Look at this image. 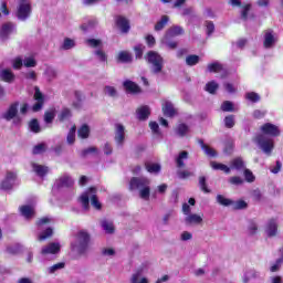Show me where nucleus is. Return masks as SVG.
<instances>
[{"label":"nucleus","mask_w":283,"mask_h":283,"mask_svg":"<svg viewBox=\"0 0 283 283\" xmlns=\"http://www.w3.org/2000/svg\"><path fill=\"white\" fill-rule=\"evenodd\" d=\"M151 180L147 177H133L129 181V190L130 191H139V198L142 200H149V196H151Z\"/></svg>","instance_id":"obj_1"},{"label":"nucleus","mask_w":283,"mask_h":283,"mask_svg":"<svg viewBox=\"0 0 283 283\" xmlns=\"http://www.w3.org/2000/svg\"><path fill=\"white\" fill-rule=\"evenodd\" d=\"M71 249L78 255H85L90 249V233L81 230L75 234L74 241L71 243Z\"/></svg>","instance_id":"obj_2"},{"label":"nucleus","mask_w":283,"mask_h":283,"mask_svg":"<svg viewBox=\"0 0 283 283\" xmlns=\"http://www.w3.org/2000/svg\"><path fill=\"white\" fill-rule=\"evenodd\" d=\"M146 61L149 65L151 74L158 76L163 74V70H165V59L156 51H149L146 54Z\"/></svg>","instance_id":"obj_3"},{"label":"nucleus","mask_w":283,"mask_h":283,"mask_svg":"<svg viewBox=\"0 0 283 283\" xmlns=\"http://www.w3.org/2000/svg\"><path fill=\"white\" fill-rule=\"evenodd\" d=\"M90 199L91 205L95 209H101V202L98 201V197H96V188L92 187L86 192L82 193L78 198L81 205L85 210L90 209Z\"/></svg>","instance_id":"obj_4"},{"label":"nucleus","mask_w":283,"mask_h":283,"mask_svg":"<svg viewBox=\"0 0 283 283\" xmlns=\"http://www.w3.org/2000/svg\"><path fill=\"white\" fill-rule=\"evenodd\" d=\"M30 14H32V4L30 0H20L17 10V18L20 21H28L30 19Z\"/></svg>","instance_id":"obj_5"},{"label":"nucleus","mask_w":283,"mask_h":283,"mask_svg":"<svg viewBox=\"0 0 283 283\" xmlns=\"http://www.w3.org/2000/svg\"><path fill=\"white\" fill-rule=\"evenodd\" d=\"M55 187L57 189H72L74 187V179L67 174L61 175L55 180Z\"/></svg>","instance_id":"obj_6"},{"label":"nucleus","mask_w":283,"mask_h":283,"mask_svg":"<svg viewBox=\"0 0 283 283\" xmlns=\"http://www.w3.org/2000/svg\"><path fill=\"white\" fill-rule=\"evenodd\" d=\"M161 109L164 116H166L167 118H174V116H178V108L174 106V103H171V101L165 99L161 104Z\"/></svg>","instance_id":"obj_7"},{"label":"nucleus","mask_w":283,"mask_h":283,"mask_svg":"<svg viewBox=\"0 0 283 283\" xmlns=\"http://www.w3.org/2000/svg\"><path fill=\"white\" fill-rule=\"evenodd\" d=\"M34 101H36V103L32 106V111L33 112H41V109H43V105H45V97L43 96V93H41V90L35 86L34 87Z\"/></svg>","instance_id":"obj_8"},{"label":"nucleus","mask_w":283,"mask_h":283,"mask_svg":"<svg viewBox=\"0 0 283 283\" xmlns=\"http://www.w3.org/2000/svg\"><path fill=\"white\" fill-rule=\"evenodd\" d=\"M261 132L265 136H272L273 138L280 136L281 134L280 127L271 123H266L263 126H261Z\"/></svg>","instance_id":"obj_9"},{"label":"nucleus","mask_w":283,"mask_h":283,"mask_svg":"<svg viewBox=\"0 0 283 283\" xmlns=\"http://www.w3.org/2000/svg\"><path fill=\"white\" fill-rule=\"evenodd\" d=\"M15 182H17V174L7 172L4 180L0 185V189H3V191H10V189L14 187Z\"/></svg>","instance_id":"obj_10"},{"label":"nucleus","mask_w":283,"mask_h":283,"mask_svg":"<svg viewBox=\"0 0 283 283\" xmlns=\"http://www.w3.org/2000/svg\"><path fill=\"white\" fill-rule=\"evenodd\" d=\"M12 32H14V24L12 22H7L2 24L0 29V39H2V41H8Z\"/></svg>","instance_id":"obj_11"},{"label":"nucleus","mask_w":283,"mask_h":283,"mask_svg":"<svg viewBox=\"0 0 283 283\" xmlns=\"http://www.w3.org/2000/svg\"><path fill=\"white\" fill-rule=\"evenodd\" d=\"M277 42V39H275V35L273 34V30L269 29L265 31L264 34V41H263V45L266 50L273 48V45H275V43Z\"/></svg>","instance_id":"obj_12"},{"label":"nucleus","mask_w":283,"mask_h":283,"mask_svg":"<svg viewBox=\"0 0 283 283\" xmlns=\"http://www.w3.org/2000/svg\"><path fill=\"white\" fill-rule=\"evenodd\" d=\"M17 114H19V102L12 103L2 116L4 120H12Z\"/></svg>","instance_id":"obj_13"},{"label":"nucleus","mask_w":283,"mask_h":283,"mask_svg":"<svg viewBox=\"0 0 283 283\" xmlns=\"http://www.w3.org/2000/svg\"><path fill=\"white\" fill-rule=\"evenodd\" d=\"M265 232L269 238L277 235V219H270L265 227Z\"/></svg>","instance_id":"obj_14"},{"label":"nucleus","mask_w":283,"mask_h":283,"mask_svg":"<svg viewBox=\"0 0 283 283\" xmlns=\"http://www.w3.org/2000/svg\"><path fill=\"white\" fill-rule=\"evenodd\" d=\"M116 25L117 28H119L120 32H123V34H127V32H129L130 28L129 27V20H127V18L123 17V15H118L116 18Z\"/></svg>","instance_id":"obj_15"},{"label":"nucleus","mask_w":283,"mask_h":283,"mask_svg":"<svg viewBox=\"0 0 283 283\" xmlns=\"http://www.w3.org/2000/svg\"><path fill=\"white\" fill-rule=\"evenodd\" d=\"M136 116L138 120H147L151 116V108L147 105L140 106L136 111Z\"/></svg>","instance_id":"obj_16"},{"label":"nucleus","mask_w":283,"mask_h":283,"mask_svg":"<svg viewBox=\"0 0 283 283\" xmlns=\"http://www.w3.org/2000/svg\"><path fill=\"white\" fill-rule=\"evenodd\" d=\"M180 34H185V29L180 25H172L166 31L165 39H174Z\"/></svg>","instance_id":"obj_17"},{"label":"nucleus","mask_w":283,"mask_h":283,"mask_svg":"<svg viewBox=\"0 0 283 283\" xmlns=\"http://www.w3.org/2000/svg\"><path fill=\"white\" fill-rule=\"evenodd\" d=\"M61 251V244L60 243H49L46 247L42 248L41 253L42 255H50V254H56Z\"/></svg>","instance_id":"obj_18"},{"label":"nucleus","mask_w":283,"mask_h":283,"mask_svg":"<svg viewBox=\"0 0 283 283\" xmlns=\"http://www.w3.org/2000/svg\"><path fill=\"white\" fill-rule=\"evenodd\" d=\"M101 227L103 231H105V233H107L108 235L114 234L116 231V228L114 227V221L112 220H107V219L101 220Z\"/></svg>","instance_id":"obj_19"},{"label":"nucleus","mask_w":283,"mask_h":283,"mask_svg":"<svg viewBox=\"0 0 283 283\" xmlns=\"http://www.w3.org/2000/svg\"><path fill=\"white\" fill-rule=\"evenodd\" d=\"M124 90H126V92H128L129 94H140V86H138V84L126 80L124 83Z\"/></svg>","instance_id":"obj_20"},{"label":"nucleus","mask_w":283,"mask_h":283,"mask_svg":"<svg viewBox=\"0 0 283 283\" xmlns=\"http://www.w3.org/2000/svg\"><path fill=\"white\" fill-rule=\"evenodd\" d=\"M231 169H235L237 171H244L247 169V164H244V159L242 157H237L230 163Z\"/></svg>","instance_id":"obj_21"},{"label":"nucleus","mask_w":283,"mask_h":283,"mask_svg":"<svg viewBox=\"0 0 283 283\" xmlns=\"http://www.w3.org/2000/svg\"><path fill=\"white\" fill-rule=\"evenodd\" d=\"M0 81H3L4 83H13L14 82V73H12V70L4 69L0 71Z\"/></svg>","instance_id":"obj_22"},{"label":"nucleus","mask_w":283,"mask_h":283,"mask_svg":"<svg viewBox=\"0 0 283 283\" xmlns=\"http://www.w3.org/2000/svg\"><path fill=\"white\" fill-rule=\"evenodd\" d=\"M143 268L137 269V271L130 277V283H149L147 277H143Z\"/></svg>","instance_id":"obj_23"},{"label":"nucleus","mask_w":283,"mask_h":283,"mask_svg":"<svg viewBox=\"0 0 283 283\" xmlns=\"http://www.w3.org/2000/svg\"><path fill=\"white\" fill-rule=\"evenodd\" d=\"M145 169L148 171V174H155V176H158L163 167L160 166V164L147 161L145 163Z\"/></svg>","instance_id":"obj_24"},{"label":"nucleus","mask_w":283,"mask_h":283,"mask_svg":"<svg viewBox=\"0 0 283 283\" xmlns=\"http://www.w3.org/2000/svg\"><path fill=\"white\" fill-rule=\"evenodd\" d=\"M20 213L25 218V220H30L31 218H34V207L22 206L20 207Z\"/></svg>","instance_id":"obj_25"},{"label":"nucleus","mask_w":283,"mask_h":283,"mask_svg":"<svg viewBox=\"0 0 283 283\" xmlns=\"http://www.w3.org/2000/svg\"><path fill=\"white\" fill-rule=\"evenodd\" d=\"M115 129V140L123 143V140H125V126H123V124H116Z\"/></svg>","instance_id":"obj_26"},{"label":"nucleus","mask_w":283,"mask_h":283,"mask_svg":"<svg viewBox=\"0 0 283 283\" xmlns=\"http://www.w3.org/2000/svg\"><path fill=\"white\" fill-rule=\"evenodd\" d=\"M186 224H201L202 222V217L197 213H190L185 218Z\"/></svg>","instance_id":"obj_27"},{"label":"nucleus","mask_w":283,"mask_h":283,"mask_svg":"<svg viewBox=\"0 0 283 283\" xmlns=\"http://www.w3.org/2000/svg\"><path fill=\"white\" fill-rule=\"evenodd\" d=\"M32 168H33V171L36 174V176H40L41 178H43V176H45L48 171H50L48 166H43L34 163L32 164Z\"/></svg>","instance_id":"obj_28"},{"label":"nucleus","mask_w":283,"mask_h":283,"mask_svg":"<svg viewBox=\"0 0 283 283\" xmlns=\"http://www.w3.org/2000/svg\"><path fill=\"white\" fill-rule=\"evenodd\" d=\"M273 143H258V149H261L266 156H271V151L274 149Z\"/></svg>","instance_id":"obj_29"},{"label":"nucleus","mask_w":283,"mask_h":283,"mask_svg":"<svg viewBox=\"0 0 283 283\" xmlns=\"http://www.w3.org/2000/svg\"><path fill=\"white\" fill-rule=\"evenodd\" d=\"M133 56L132 53H129V51H120L117 55V60L119 61V63H132L133 61Z\"/></svg>","instance_id":"obj_30"},{"label":"nucleus","mask_w":283,"mask_h":283,"mask_svg":"<svg viewBox=\"0 0 283 283\" xmlns=\"http://www.w3.org/2000/svg\"><path fill=\"white\" fill-rule=\"evenodd\" d=\"M92 129L90 128V125L83 124L78 129H77V136L78 138H90V133Z\"/></svg>","instance_id":"obj_31"},{"label":"nucleus","mask_w":283,"mask_h":283,"mask_svg":"<svg viewBox=\"0 0 283 283\" xmlns=\"http://www.w3.org/2000/svg\"><path fill=\"white\" fill-rule=\"evenodd\" d=\"M210 165H211L212 169H214L217 171H223L224 174H231V168H229V166H227L224 164L211 161Z\"/></svg>","instance_id":"obj_32"},{"label":"nucleus","mask_w":283,"mask_h":283,"mask_svg":"<svg viewBox=\"0 0 283 283\" xmlns=\"http://www.w3.org/2000/svg\"><path fill=\"white\" fill-rule=\"evenodd\" d=\"M46 78L49 82L54 81V78H56L59 76V71H56V69L49 66L46 67L45 72H44Z\"/></svg>","instance_id":"obj_33"},{"label":"nucleus","mask_w":283,"mask_h":283,"mask_svg":"<svg viewBox=\"0 0 283 283\" xmlns=\"http://www.w3.org/2000/svg\"><path fill=\"white\" fill-rule=\"evenodd\" d=\"M104 95L109 96L111 98H116L118 96V91L114 86L106 85L104 86Z\"/></svg>","instance_id":"obj_34"},{"label":"nucleus","mask_w":283,"mask_h":283,"mask_svg":"<svg viewBox=\"0 0 283 283\" xmlns=\"http://www.w3.org/2000/svg\"><path fill=\"white\" fill-rule=\"evenodd\" d=\"M200 63V56L196 54H190L186 57V65L189 67H193V65H198Z\"/></svg>","instance_id":"obj_35"},{"label":"nucleus","mask_w":283,"mask_h":283,"mask_svg":"<svg viewBox=\"0 0 283 283\" xmlns=\"http://www.w3.org/2000/svg\"><path fill=\"white\" fill-rule=\"evenodd\" d=\"M29 129L33 132V134L41 133V124H39V119L33 118L29 122Z\"/></svg>","instance_id":"obj_36"},{"label":"nucleus","mask_w":283,"mask_h":283,"mask_svg":"<svg viewBox=\"0 0 283 283\" xmlns=\"http://www.w3.org/2000/svg\"><path fill=\"white\" fill-rule=\"evenodd\" d=\"M63 269H65V262H59L48 268L46 273H49L50 275H53V273H56L57 271H61Z\"/></svg>","instance_id":"obj_37"},{"label":"nucleus","mask_w":283,"mask_h":283,"mask_svg":"<svg viewBox=\"0 0 283 283\" xmlns=\"http://www.w3.org/2000/svg\"><path fill=\"white\" fill-rule=\"evenodd\" d=\"M188 158H189V153H187L186 150L181 151L179 154V156L177 157V159H176L177 167L179 169H181V167H185V161L184 160H187Z\"/></svg>","instance_id":"obj_38"},{"label":"nucleus","mask_w":283,"mask_h":283,"mask_svg":"<svg viewBox=\"0 0 283 283\" xmlns=\"http://www.w3.org/2000/svg\"><path fill=\"white\" fill-rule=\"evenodd\" d=\"M218 87H220V85L216 81H211L206 84L205 90L208 94H216Z\"/></svg>","instance_id":"obj_39"},{"label":"nucleus","mask_w":283,"mask_h":283,"mask_svg":"<svg viewBox=\"0 0 283 283\" xmlns=\"http://www.w3.org/2000/svg\"><path fill=\"white\" fill-rule=\"evenodd\" d=\"M169 23V18L167 15H163L161 19L155 24V31L160 32V30H165V25Z\"/></svg>","instance_id":"obj_40"},{"label":"nucleus","mask_w":283,"mask_h":283,"mask_svg":"<svg viewBox=\"0 0 283 283\" xmlns=\"http://www.w3.org/2000/svg\"><path fill=\"white\" fill-rule=\"evenodd\" d=\"M221 112H238V108H235V106H233V102L224 101L221 104Z\"/></svg>","instance_id":"obj_41"},{"label":"nucleus","mask_w":283,"mask_h":283,"mask_svg":"<svg viewBox=\"0 0 283 283\" xmlns=\"http://www.w3.org/2000/svg\"><path fill=\"white\" fill-rule=\"evenodd\" d=\"M224 127L228 129H232V127H235V115H228L223 119Z\"/></svg>","instance_id":"obj_42"},{"label":"nucleus","mask_w":283,"mask_h":283,"mask_svg":"<svg viewBox=\"0 0 283 283\" xmlns=\"http://www.w3.org/2000/svg\"><path fill=\"white\" fill-rule=\"evenodd\" d=\"M72 48H76V42L70 38H65L61 45V50H72Z\"/></svg>","instance_id":"obj_43"},{"label":"nucleus","mask_w":283,"mask_h":283,"mask_svg":"<svg viewBox=\"0 0 283 283\" xmlns=\"http://www.w3.org/2000/svg\"><path fill=\"white\" fill-rule=\"evenodd\" d=\"M48 150V146L45 144H38L33 147L32 154L34 156H39V154H45Z\"/></svg>","instance_id":"obj_44"},{"label":"nucleus","mask_w":283,"mask_h":283,"mask_svg":"<svg viewBox=\"0 0 283 283\" xmlns=\"http://www.w3.org/2000/svg\"><path fill=\"white\" fill-rule=\"evenodd\" d=\"M217 202L219 205H221L222 207H229L231 205H233V201L231 199H227L224 196L222 195H218L217 196Z\"/></svg>","instance_id":"obj_45"},{"label":"nucleus","mask_w":283,"mask_h":283,"mask_svg":"<svg viewBox=\"0 0 283 283\" xmlns=\"http://www.w3.org/2000/svg\"><path fill=\"white\" fill-rule=\"evenodd\" d=\"M188 133L189 126H187L186 124H179L176 128V134H178V136H187Z\"/></svg>","instance_id":"obj_46"},{"label":"nucleus","mask_w":283,"mask_h":283,"mask_svg":"<svg viewBox=\"0 0 283 283\" xmlns=\"http://www.w3.org/2000/svg\"><path fill=\"white\" fill-rule=\"evenodd\" d=\"M207 70L208 72H214V73L221 72L222 64H220L219 62L210 63L208 64Z\"/></svg>","instance_id":"obj_47"},{"label":"nucleus","mask_w":283,"mask_h":283,"mask_svg":"<svg viewBox=\"0 0 283 283\" xmlns=\"http://www.w3.org/2000/svg\"><path fill=\"white\" fill-rule=\"evenodd\" d=\"M245 98L251 101V103H260V94L255 92H249L245 94Z\"/></svg>","instance_id":"obj_48"},{"label":"nucleus","mask_w":283,"mask_h":283,"mask_svg":"<svg viewBox=\"0 0 283 283\" xmlns=\"http://www.w3.org/2000/svg\"><path fill=\"white\" fill-rule=\"evenodd\" d=\"M69 118H72V111H70V108L62 109V112L59 115V119L63 122L67 120Z\"/></svg>","instance_id":"obj_49"},{"label":"nucleus","mask_w":283,"mask_h":283,"mask_svg":"<svg viewBox=\"0 0 283 283\" xmlns=\"http://www.w3.org/2000/svg\"><path fill=\"white\" fill-rule=\"evenodd\" d=\"M54 233V231L52 230V228H48L44 232H42L38 240L40 242H43V240H48V238H52V234Z\"/></svg>","instance_id":"obj_50"},{"label":"nucleus","mask_w":283,"mask_h":283,"mask_svg":"<svg viewBox=\"0 0 283 283\" xmlns=\"http://www.w3.org/2000/svg\"><path fill=\"white\" fill-rule=\"evenodd\" d=\"M201 149H203L205 154L207 156H210V158H213L217 156L216 150L213 148L207 146V144H205V143L201 144Z\"/></svg>","instance_id":"obj_51"},{"label":"nucleus","mask_w":283,"mask_h":283,"mask_svg":"<svg viewBox=\"0 0 283 283\" xmlns=\"http://www.w3.org/2000/svg\"><path fill=\"white\" fill-rule=\"evenodd\" d=\"M55 114L54 112H45L44 113V123L45 125H52V123H54V118H55Z\"/></svg>","instance_id":"obj_52"},{"label":"nucleus","mask_w":283,"mask_h":283,"mask_svg":"<svg viewBox=\"0 0 283 283\" xmlns=\"http://www.w3.org/2000/svg\"><path fill=\"white\" fill-rule=\"evenodd\" d=\"M243 175H244L247 182H255V176L249 168H245L243 170Z\"/></svg>","instance_id":"obj_53"},{"label":"nucleus","mask_w":283,"mask_h":283,"mask_svg":"<svg viewBox=\"0 0 283 283\" xmlns=\"http://www.w3.org/2000/svg\"><path fill=\"white\" fill-rule=\"evenodd\" d=\"M177 176L181 180H186V178H191V176H195V174L192 171H189V170H178Z\"/></svg>","instance_id":"obj_54"},{"label":"nucleus","mask_w":283,"mask_h":283,"mask_svg":"<svg viewBox=\"0 0 283 283\" xmlns=\"http://www.w3.org/2000/svg\"><path fill=\"white\" fill-rule=\"evenodd\" d=\"M102 255L104 258H114V255H116V250H114L113 248H103Z\"/></svg>","instance_id":"obj_55"},{"label":"nucleus","mask_w":283,"mask_h":283,"mask_svg":"<svg viewBox=\"0 0 283 283\" xmlns=\"http://www.w3.org/2000/svg\"><path fill=\"white\" fill-rule=\"evenodd\" d=\"M229 182L230 185L239 187L240 185H244V179H242V177L233 176L229 178Z\"/></svg>","instance_id":"obj_56"},{"label":"nucleus","mask_w":283,"mask_h":283,"mask_svg":"<svg viewBox=\"0 0 283 283\" xmlns=\"http://www.w3.org/2000/svg\"><path fill=\"white\" fill-rule=\"evenodd\" d=\"M251 11V3L245 4L241 10V19L247 21L249 19V12Z\"/></svg>","instance_id":"obj_57"},{"label":"nucleus","mask_w":283,"mask_h":283,"mask_svg":"<svg viewBox=\"0 0 283 283\" xmlns=\"http://www.w3.org/2000/svg\"><path fill=\"white\" fill-rule=\"evenodd\" d=\"M199 187L205 193L210 192L209 188H207V178L203 176L199 177Z\"/></svg>","instance_id":"obj_58"},{"label":"nucleus","mask_w":283,"mask_h":283,"mask_svg":"<svg viewBox=\"0 0 283 283\" xmlns=\"http://www.w3.org/2000/svg\"><path fill=\"white\" fill-rule=\"evenodd\" d=\"M76 138V126H73L67 134L66 140L67 143H74Z\"/></svg>","instance_id":"obj_59"},{"label":"nucleus","mask_w":283,"mask_h":283,"mask_svg":"<svg viewBox=\"0 0 283 283\" xmlns=\"http://www.w3.org/2000/svg\"><path fill=\"white\" fill-rule=\"evenodd\" d=\"M23 63L24 67H36V60L34 57H25Z\"/></svg>","instance_id":"obj_60"},{"label":"nucleus","mask_w":283,"mask_h":283,"mask_svg":"<svg viewBox=\"0 0 283 283\" xmlns=\"http://www.w3.org/2000/svg\"><path fill=\"white\" fill-rule=\"evenodd\" d=\"M75 98L77 102H74L73 106L76 107V109H78V107H81V103H83V94H81V92L76 91Z\"/></svg>","instance_id":"obj_61"},{"label":"nucleus","mask_w":283,"mask_h":283,"mask_svg":"<svg viewBox=\"0 0 283 283\" xmlns=\"http://www.w3.org/2000/svg\"><path fill=\"white\" fill-rule=\"evenodd\" d=\"M12 66H13V70H21V67H23V59H21V57H15V59L12 61Z\"/></svg>","instance_id":"obj_62"},{"label":"nucleus","mask_w":283,"mask_h":283,"mask_svg":"<svg viewBox=\"0 0 283 283\" xmlns=\"http://www.w3.org/2000/svg\"><path fill=\"white\" fill-rule=\"evenodd\" d=\"M95 56H97V60L101 61L102 63H105V61H107V54H105L103 50L95 51Z\"/></svg>","instance_id":"obj_63"},{"label":"nucleus","mask_w":283,"mask_h":283,"mask_svg":"<svg viewBox=\"0 0 283 283\" xmlns=\"http://www.w3.org/2000/svg\"><path fill=\"white\" fill-rule=\"evenodd\" d=\"M247 207H248V203L244 200L235 201L233 206L234 209H247Z\"/></svg>","instance_id":"obj_64"}]
</instances>
